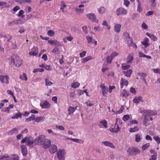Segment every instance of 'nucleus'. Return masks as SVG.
I'll list each match as a JSON object with an SVG mask.
<instances>
[{"label":"nucleus","instance_id":"f257e3e1","mask_svg":"<svg viewBox=\"0 0 160 160\" xmlns=\"http://www.w3.org/2000/svg\"><path fill=\"white\" fill-rule=\"evenodd\" d=\"M127 152L128 155L133 156H136L140 152V151L139 149L134 147L129 148Z\"/></svg>","mask_w":160,"mask_h":160},{"label":"nucleus","instance_id":"f03ea898","mask_svg":"<svg viewBox=\"0 0 160 160\" xmlns=\"http://www.w3.org/2000/svg\"><path fill=\"white\" fill-rule=\"evenodd\" d=\"M11 61L14 65L17 67L20 66L22 63V61L18 56H15V58L11 57Z\"/></svg>","mask_w":160,"mask_h":160},{"label":"nucleus","instance_id":"7ed1b4c3","mask_svg":"<svg viewBox=\"0 0 160 160\" xmlns=\"http://www.w3.org/2000/svg\"><path fill=\"white\" fill-rule=\"evenodd\" d=\"M45 138V136L43 135H39L35 140V144L39 146L42 145Z\"/></svg>","mask_w":160,"mask_h":160},{"label":"nucleus","instance_id":"20e7f679","mask_svg":"<svg viewBox=\"0 0 160 160\" xmlns=\"http://www.w3.org/2000/svg\"><path fill=\"white\" fill-rule=\"evenodd\" d=\"M118 120V119L117 118L115 125H112L111 128L109 129V130L112 133H117L120 131V128L118 124L117 123Z\"/></svg>","mask_w":160,"mask_h":160},{"label":"nucleus","instance_id":"39448f33","mask_svg":"<svg viewBox=\"0 0 160 160\" xmlns=\"http://www.w3.org/2000/svg\"><path fill=\"white\" fill-rule=\"evenodd\" d=\"M65 152L64 149H59L57 153L58 158L59 160H64Z\"/></svg>","mask_w":160,"mask_h":160},{"label":"nucleus","instance_id":"423d86ee","mask_svg":"<svg viewBox=\"0 0 160 160\" xmlns=\"http://www.w3.org/2000/svg\"><path fill=\"white\" fill-rule=\"evenodd\" d=\"M87 17L91 22H98V20L97 19L96 15L93 13H89L86 15Z\"/></svg>","mask_w":160,"mask_h":160},{"label":"nucleus","instance_id":"0eeeda50","mask_svg":"<svg viewBox=\"0 0 160 160\" xmlns=\"http://www.w3.org/2000/svg\"><path fill=\"white\" fill-rule=\"evenodd\" d=\"M118 55V53L116 52H112L110 56H108L106 58L107 63H111L114 58Z\"/></svg>","mask_w":160,"mask_h":160},{"label":"nucleus","instance_id":"6e6552de","mask_svg":"<svg viewBox=\"0 0 160 160\" xmlns=\"http://www.w3.org/2000/svg\"><path fill=\"white\" fill-rule=\"evenodd\" d=\"M21 142L22 143L27 142L28 145H30L33 143V140L32 137H26L21 141Z\"/></svg>","mask_w":160,"mask_h":160},{"label":"nucleus","instance_id":"1a4fd4ad","mask_svg":"<svg viewBox=\"0 0 160 160\" xmlns=\"http://www.w3.org/2000/svg\"><path fill=\"white\" fill-rule=\"evenodd\" d=\"M116 12L117 15L118 16L122 15H126L127 13V10L122 7L118 8L116 10Z\"/></svg>","mask_w":160,"mask_h":160},{"label":"nucleus","instance_id":"9d476101","mask_svg":"<svg viewBox=\"0 0 160 160\" xmlns=\"http://www.w3.org/2000/svg\"><path fill=\"white\" fill-rule=\"evenodd\" d=\"M9 77L7 75L5 76L0 75V81L2 83L6 84H8L9 83Z\"/></svg>","mask_w":160,"mask_h":160},{"label":"nucleus","instance_id":"9b49d317","mask_svg":"<svg viewBox=\"0 0 160 160\" xmlns=\"http://www.w3.org/2000/svg\"><path fill=\"white\" fill-rule=\"evenodd\" d=\"M100 128H108L107 122L105 119L101 121L98 124Z\"/></svg>","mask_w":160,"mask_h":160},{"label":"nucleus","instance_id":"f8f14e48","mask_svg":"<svg viewBox=\"0 0 160 160\" xmlns=\"http://www.w3.org/2000/svg\"><path fill=\"white\" fill-rule=\"evenodd\" d=\"M51 142L48 139H44L42 145L44 149L48 148L50 146Z\"/></svg>","mask_w":160,"mask_h":160},{"label":"nucleus","instance_id":"ddd939ff","mask_svg":"<svg viewBox=\"0 0 160 160\" xmlns=\"http://www.w3.org/2000/svg\"><path fill=\"white\" fill-rule=\"evenodd\" d=\"M38 48L36 46H34L31 49V51L29 53V54L30 56H36L38 55Z\"/></svg>","mask_w":160,"mask_h":160},{"label":"nucleus","instance_id":"4468645a","mask_svg":"<svg viewBox=\"0 0 160 160\" xmlns=\"http://www.w3.org/2000/svg\"><path fill=\"white\" fill-rule=\"evenodd\" d=\"M100 87L102 88V92L103 96H106L108 93V88L104 85L101 84Z\"/></svg>","mask_w":160,"mask_h":160},{"label":"nucleus","instance_id":"2eb2a0df","mask_svg":"<svg viewBox=\"0 0 160 160\" xmlns=\"http://www.w3.org/2000/svg\"><path fill=\"white\" fill-rule=\"evenodd\" d=\"M49 149L50 153L53 154L57 151L58 148L56 145L52 144L51 145Z\"/></svg>","mask_w":160,"mask_h":160},{"label":"nucleus","instance_id":"dca6fc26","mask_svg":"<svg viewBox=\"0 0 160 160\" xmlns=\"http://www.w3.org/2000/svg\"><path fill=\"white\" fill-rule=\"evenodd\" d=\"M40 105L42 108L45 109L49 108L50 106L49 103L47 101H45L44 102H41Z\"/></svg>","mask_w":160,"mask_h":160},{"label":"nucleus","instance_id":"f3484780","mask_svg":"<svg viewBox=\"0 0 160 160\" xmlns=\"http://www.w3.org/2000/svg\"><path fill=\"white\" fill-rule=\"evenodd\" d=\"M120 87L122 88L124 86H127L128 84V82L126 79L122 78H121L120 80Z\"/></svg>","mask_w":160,"mask_h":160},{"label":"nucleus","instance_id":"a211bd4d","mask_svg":"<svg viewBox=\"0 0 160 160\" xmlns=\"http://www.w3.org/2000/svg\"><path fill=\"white\" fill-rule=\"evenodd\" d=\"M129 92L126 89H124L121 92L120 94L121 97L127 98L129 95Z\"/></svg>","mask_w":160,"mask_h":160},{"label":"nucleus","instance_id":"6ab92c4d","mask_svg":"<svg viewBox=\"0 0 160 160\" xmlns=\"http://www.w3.org/2000/svg\"><path fill=\"white\" fill-rule=\"evenodd\" d=\"M21 150L23 156H26L27 154V150L26 145H22L21 148Z\"/></svg>","mask_w":160,"mask_h":160},{"label":"nucleus","instance_id":"aec40b11","mask_svg":"<svg viewBox=\"0 0 160 160\" xmlns=\"http://www.w3.org/2000/svg\"><path fill=\"white\" fill-rule=\"evenodd\" d=\"M133 53H131L129 54L128 55L127 61V62L128 63H131L132 62V60L133 59Z\"/></svg>","mask_w":160,"mask_h":160},{"label":"nucleus","instance_id":"412c9836","mask_svg":"<svg viewBox=\"0 0 160 160\" xmlns=\"http://www.w3.org/2000/svg\"><path fill=\"white\" fill-rule=\"evenodd\" d=\"M121 27V25L120 24H116L114 27V31L117 33H119L120 32Z\"/></svg>","mask_w":160,"mask_h":160},{"label":"nucleus","instance_id":"4be33fe9","mask_svg":"<svg viewBox=\"0 0 160 160\" xmlns=\"http://www.w3.org/2000/svg\"><path fill=\"white\" fill-rule=\"evenodd\" d=\"M138 3L137 12H141L143 11V8L142 7V3L139 0H137Z\"/></svg>","mask_w":160,"mask_h":160},{"label":"nucleus","instance_id":"5701e85b","mask_svg":"<svg viewBox=\"0 0 160 160\" xmlns=\"http://www.w3.org/2000/svg\"><path fill=\"white\" fill-rule=\"evenodd\" d=\"M102 143L105 146H108L112 148H115V146L112 143L109 141L102 142Z\"/></svg>","mask_w":160,"mask_h":160},{"label":"nucleus","instance_id":"b1692460","mask_svg":"<svg viewBox=\"0 0 160 160\" xmlns=\"http://www.w3.org/2000/svg\"><path fill=\"white\" fill-rule=\"evenodd\" d=\"M146 35L149 37L152 40L154 41H156L157 40V38L154 35L150 34L148 32L146 33Z\"/></svg>","mask_w":160,"mask_h":160},{"label":"nucleus","instance_id":"393cba45","mask_svg":"<svg viewBox=\"0 0 160 160\" xmlns=\"http://www.w3.org/2000/svg\"><path fill=\"white\" fill-rule=\"evenodd\" d=\"M149 40L148 38H145L144 41L142 42V44L143 45L145 48H147V47L149 46V44L148 43Z\"/></svg>","mask_w":160,"mask_h":160},{"label":"nucleus","instance_id":"a878e982","mask_svg":"<svg viewBox=\"0 0 160 160\" xmlns=\"http://www.w3.org/2000/svg\"><path fill=\"white\" fill-rule=\"evenodd\" d=\"M123 73L126 77H130L131 74L132 73V70L129 69L127 71H123Z\"/></svg>","mask_w":160,"mask_h":160},{"label":"nucleus","instance_id":"bb28decb","mask_svg":"<svg viewBox=\"0 0 160 160\" xmlns=\"http://www.w3.org/2000/svg\"><path fill=\"white\" fill-rule=\"evenodd\" d=\"M9 160H19V158L17 154H12L9 156Z\"/></svg>","mask_w":160,"mask_h":160},{"label":"nucleus","instance_id":"cd10ccee","mask_svg":"<svg viewBox=\"0 0 160 160\" xmlns=\"http://www.w3.org/2000/svg\"><path fill=\"white\" fill-rule=\"evenodd\" d=\"M127 37L126 38V42L128 44V47H130V44L133 41L132 38L129 36V34H127Z\"/></svg>","mask_w":160,"mask_h":160},{"label":"nucleus","instance_id":"c85d7f7f","mask_svg":"<svg viewBox=\"0 0 160 160\" xmlns=\"http://www.w3.org/2000/svg\"><path fill=\"white\" fill-rule=\"evenodd\" d=\"M18 132V129L16 128H13L12 130L8 132L9 135H12L14 134H17Z\"/></svg>","mask_w":160,"mask_h":160},{"label":"nucleus","instance_id":"c756f323","mask_svg":"<svg viewBox=\"0 0 160 160\" xmlns=\"http://www.w3.org/2000/svg\"><path fill=\"white\" fill-rule=\"evenodd\" d=\"M98 11L100 14L102 15L105 13L106 10L102 6L98 8Z\"/></svg>","mask_w":160,"mask_h":160},{"label":"nucleus","instance_id":"7c9ffc66","mask_svg":"<svg viewBox=\"0 0 160 160\" xmlns=\"http://www.w3.org/2000/svg\"><path fill=\"white\" fill-rule=\"evenodd\" d=\"M48 42L52 45L55 44L56 46L60 45L59 42L57 40H49L48 41Z\"/></svg>","mask_w":160,"mask_h":160},{"label":"nucleus","instance_id":"2f4dec72","mask_svg":"<svg viewBox=\"0 0 160 160\" xmlns=\"http://www.w3.org/2000/svg\"><path fill=\"white\" fill-rule=\"evenodd\" d=\"M9 156L7 155H3L0 156V160H9Z\"/></svg>","mask_w":160,"mask_h":160},{"label":"nucleus","instance_id":"473e14b6","mask_svg":"<svg viewBox=\"0 0 160 160\" xmlns=\"http://www.w3.org/2000/svg\"><path fill=\"white\" fill-rule=\"evenodd\" d=\"M143 123L145 126H147L150 124V121L148 118L147 117V116L144 118Z\"/></svg>","mask_w":160,"mask_h":160},{"label":"nucleus","instance_id":"72a5a7b5","mask_svg":"<svg viewBox=\"0 0 160 160\" xmlns=\"http://www.w3.org/2000/svg\"><path fill=\"white\" fill-rule=\"evenodd\" d=\"M128 63H124L122 64V67L123 70H127L129 69L130 67V65L128 64Z\"/></svg>","mask_w":160,"mask_h":160},{"label":"nucleus","instance_id":"f704fd0d","mask_svg":"<svg viewBox=\"0 0 160 160\" xmlns=\"http://www.w3.org/2000/svg\"><path fill=\"white\" fill-rule=\"evenodd\" d=\"M142 98L141 97H136L133 99V102L135 103H138L140 102Z\"/></svg>","mask_w":160,"mask_h":160},{"label":"nucleus","instance_id":"c9c22d12","mask_svg":"<svg viewBox=\"0 0 160 160\" xmlns=\"http://www.w3.org/2000/svg\"><path fill=\"white\" fill-rule=\"evenodd\" d=\"M139 128L137 126H135L133 128H131L129 130V131L130 132L132 133L138 131Z\"/></svg>","mask_w":160,"mask_h":160},{"label":"nucleus","instance_id":"e433bc0d","mask_svg":"<svg viewBox=\"0 0 160 160\" xmlns=\"http://www.w3.org/2000/svg\"><path fill=\"white\" fill-rule=\"evenodd\" d=\"M19 78L20 79L26 81L28 80L27 76L24 73H23L21 75Z\"/></svg>","mask_w":160,"mask_h":160},{"label":"nucleus","instance_id":"4c0bfd02","mask_svg":"<svg viewBox=\"0 0 160 160\" xmlns=\"http://www.w3.org/2000/svg\"><path fill=\"white\" fill-rule=\"evenodd\" d=\"M80 85V84L78 82H75L71 84V87L73 88H77Z\"/></svg>","mask_w":160,"mask_h":160},{"label":"nucleus","instance_id":"58836bf2","mask_svg":"<svg viewBox=\"0 0 160 160\" xmlns=\"http://www.w3.org/2000/svg\"><path fill=\"white\" fill-rule=\"evenodd\" d=\"M138 74V75L143 78V80L146 83V80L145 78L147 77V74L146 73L142 72H139Z\"/></svg>","mask_w":160,"mask_h":160},{"label":"nucleus","instance_id":"ea45409f","mask_svg":"<svg viewBox=\"0 0 160 160\" xmlns=\"http://www.w3.org/2000/svg\"><path fill=\"white\" fill-rule=\"evenodd\" d=\"M35 115L33 114H32V115L27 118L25 120V122H28L31 121H32L34 120L35 119Z\"/></svg>","mask_w":160,"mask_h":160},{"label":"nucleus","instance_id":"a19ab883","mask_svg":"<svg viewBox=\"0 0 160 160\" xmlns=\"http://www.w3.org/2000/svg\"><path fill=\"white\" fill-rule=\"evenodd\" d=\"M24 13V11L23 10H21L19 11L17 16L21 18H23L25 17V15L23 14Z\"/></svg>","mask_w":160,"mask_h":160},{"label":"nucleus","instance_id":"79ce46f5","mask_svg":"<svg viewBox=\"0 0 160 160\" xmlns=\"http://www.w3.org/2000/svg\"><path fill=\"white\" fill-rule=\"evenodd\" d=\"M68 111L69 112L68 114L70 115L75 112V109L73 107L70 106L69 107Z\"/></svg>","mask_w":160,"mask_h":160},{"label":"nucleus","instance_id":"37998d69","mask_svg":"<svg viewBox=\"0 0 160 160\" xmlns=\"http://www.w3.org/2000/svg\"><path fill=\"white\" fill-rule=\"evenodd\" d=\"M92 59V58L90 56H88L87 57L83 58L82 59V62L85 63L88 62V61L91 60Z\"/></svg>","mask_w":160,"mask_h":160},{"label":"nucleus","instance_id":"c03bdc74","mask_svg":"<svg viewBox=\"0 0 160 160\" xmlns=\"http://www.w3.org/2000/svg\"><path fill=\"white\" fill-rule=\"evenodd\" d=\"M44 118V117H38L35 118L34 120L36 122L38 123L40 121L42 120Z\"/></svg>","mask_w":160,"mask_h":160},{"label":"nucleus","instance_id":"a18cd8bd","mask_svg":"<svg viewBox=\"0 0 160 160\" xmlns=\"http://www.w3.org/2000/svg\"><path fill=\"white\" fill-rule=\"evenodd\" d=\"M72 141L74 142L82 144H83L84 142L81 139L76 138H73L72 139Z\"/></svg>","mask_w":160,"mask_h":160},{"label":"nucleus","instance_id":"49530a36","mask_svg":"<svg viewBox=\"0 0 160 160\" xmlns=\"http://www.w3.org/2000/svg\"><path fill=\"white\" fill-rule=\"evenodd\" d=\"M141 140L140 135L139 134H137L135 135V141L137 142H140Z\"/></svg>","mask_w":160,"mask_h":160},{"label":"nucleus","instance_id":"de8ad7c7","mask_svg":"<svg viewBox=\"0 0 160 160\" xmlns=\"http://www.w3.org/2000/svg\"><path fill=\"white\" fill-rule=\"evenodd\" d=\"M54 32L52 30H49L47 32V34L50 37H53L55 35Z\"/></svg>","mask_w":160,"mask_h":160},{"label":"nucleus","instance_id":"09e8293b","mask_svg":"<svg viewBox=\"0 0 160 160\" xmlns=\"http://www.w3.org/2000/svg\"><path fill=\"white\" fill-rule=\"evenodd\" d=\"M45 85L46 86H51L53 84V83L49 81L48 79H46L45 80Z\"/></svg>","mask_w":160,"mask_h":160},{"label":"nucleus","instance_id":"8fccbe9b","mask_svg":"<svg viewBox=\"0 0 160 160\" xmlns=\"http://www.w3.org/2000/svg\"><path fill=\"white\" fill-rule=\"evenodd\" d=\"M150 146V143H147L143 145L142 146V149L143 150H146L147 148H148Z\"/></svg>","mask_w":160,"mask_h":160},{"label":"nucleus","instance_id":"3c124183","mask_svg":"<svg viewBox=\"0 0 160 160\" xmlns=\"http://www.w3.org/2000/svg\"><path fill=\"white\" fill-rule=\"evenodd\" d=\"M84 10V9H79L77 8L75 9V11L77 14H79L80 13L83 12Z\"/></svg>","mask_w":160,"mask_h":160},{"label":"nucleus","instance_id":"603ef678","mask_svg":"<svg viewBox=\"0 0 160 160\" xmlns=\"http://www.w3.org/2000/svg\"><path fill=\"white\" fill-rule=\"evenodd\" d=\"M130 118V116L128 115H124L122 117V120L124 121H126Z\"/></svg>","mask_w":160,"mask_h":160},{"label":"nucleus","instance_id":"864d4df0","mask_svg":"<svg viewBox=\"0 0 160 160\" xmlns=\"http://www.w3.org/2000/svg\"><path fill=\"white\" fill-rule=\"evenodd\" d=\"M86 39L88 43H94L93 42V39L90 36H87L86 37Z\"/></svg>","mask_w":160,"mask_h":160},{"label":"nucleus","instance_id":"5fc2aeb1","mask_svg":"<svg viewBox=\"0 0 160 160\" xmlns=\"http://www.w3.org/2000/svg\"><path fill=\"white\" fill-rule=\"evenodd\" d=\"M153 139L156 142H157L158 144H159L160 143V138L158 136H154L153 137Z\"/></svg>","mask_w":160,"mask_h":160},{"label":"nucleus","instance_id":"6e6d98bb","mask_svg":"<svg viewBox=\"0 0 160 160\" xmlns=\"http://www.w3.org/2000/svg\"><path fill=\"white\" fill-rule=\"evenodd\" d=\"M124 109V106L123 105L121 106L120 108V109L119 110H118V111H117V113L118 114H120V113H122V112H123Z\"/></svg>","mask_w":160,"mask_h":160},{"label":"nucleus","instance_id":"4d7b16f0","mask_svg":"<svg viewBox=\"0 0 160 160\" xmlns=\"http://www.w3.org/2000/svg\"><path fill=\"white\" fill-rule=\"evenodd\" d=\"M22 22L20 19H19L17 20H14V24L18 25L22 23Z\"/></svg>","mask_w":160,"mask_h":160},{"label":"nucleus","instance_id":"13d9d810","mask_svg":"<svg viewBox=\"0 0 160 160\" xmlns=\"http://www.w3.org/2000/svg\"><path fill=\"white\" fill-rule=\"evenodd\" d=\"M7 2H0V7L5 6V7L6 8H9L10 7L9 5L6 6Z\"/></svg>","mask_w":160,"mask_h":160},{"label":"nucleus","instance_id":"bf43d9fd","mask_svg":"<svg viewBox=\"0 0 160 160\" xmlns=\"http://www.w3.org/2000/svg\"><path fill=\"white\" fill-rule=\"evenodd\" d=\"M152 71L154 73H158L160 75V69L159 68L153 69Z\"/></svg>","mask_w":160,"mask_h":160},{"label":"nucleus","instance_id":"052dcab7","mask_svg":"<svg viewBox=\"0 0 160 160\" xmlns=\"http://www.w3.org/2000/svg\"><path fill=\"white\" fill-rule=\"evenodd\" d=\"M56 128L57 129H59V130H64L65 129V128L63 126H62L61 125V126H58V125H56Z\"/></svg>","mask_w":160,"mask_h":160},{"label":"nucleus","instance_id":"680f3d73","mask_svg":"<svg viewBox=\"0 0 160 160\" xmlns=\"http://www.w3.org/2000/svg\"><path fill=\"white\" fill-rule=\"evenodd\" d=\"M123 4L126 7H128L130 4V2L127 0H124Z\"/></svg>","mask_w":160,"mask_h":160},{"label":"nucleus","instance_id":"e2e57ef3","mask_svg":"<svg viewBox=\"0 0 160 160\" xmlns=\"http://www.w3.org/2000/svg\"><path fill=\"white\" fill-rule=\"evenodd\" d=\"M59 49L57 48H54L52 51V52L53 53L58 54L59 52Z\"/></svg>","mask_w":160,"mask_h":160},{"label":"nucleus","instance_id":"0e129e2a","mask_svg":"<svg viewBox=\"0 0 160 160\" xmlns=\"http://www.w3.org/2000/svg\"><path fill=\"white\" fill-rule=\"evenodd\" d=\"M15 116L16 117V119H18V118H21L22 114L20 112H18V113L16 114Z\"/></svg>","mask_w":160,"mask_h":160},{"label":"nucleus","instance_id":"69168bd1","mask_svg":"<svg viewBox=\"0 0 160 160\" xmlns=\"http://www.w3.org/2000/svg\"><path fill=\"white\" fill-rule=\"evenodd\" d=\"M142 28L144 29H146L148 28V27L145 22H143L142 24Z\"/></svg>","mask_w":160,"mask_h":160},{"label":"nucleus","instance_id":"338daca9","mask_svg":"<svg viewBox=\"0 0 160 160\" xmlns=\"http://www.w3.org/2000/svg\"><path fill=\"white\" fill-rule=\"evenodd\" d=\"M130 46L132 47L135 49L137 48V45L135 43L133 42V41L130 44Z\"/></svg>","mask_w":160,"mask_h":160},{"label":"nucleus","instance_id":"774afa93","mask_svg":"<svg viewBox=\"0 0 160 160\" xmlns=\"http://www.w3.org/2000/svg\"><path fill=\"white\" fill-rule=\"evenodd\" d=\"M4 110L3 111V112H7L8 113H9L10 109L8 107L6 108H4Z\"/></svg>","mask_w":160,"mask_h":160}]
</instances>
